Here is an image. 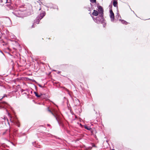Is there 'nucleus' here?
Here are the masks:
<instances>
[{
	"label": "nucleus",
	"mask_w": 150,
	"mask_h": 150,
	"mask_svg": "<svg viewBox=\"0 0 150 150\" xmlns=\"http://www.w3.org/2000/svg\"><path fill=\"white\" fill-rule=\"evenodd\" d=\"M85 128L88 130H90L91 128L89 127H88L87 126H85L84 127Z\"/></svg>",
	"instance_id": "15"
},
{
	"label": "nucleus",
	"mask_w": 150,
	"mask_h": 150,
	"mask_svg": "<svg viewBox=\"0 0 150 150\" xmlns=\"http://www.w3.org/2000/svg\"><path fill=\"white\" fill-rule=\"evenodd\" d=\"M50 38H48V39H50Z\"/></svg>",
	"instance_id": "34"
},
{
	"label": "nucleus",
	"mask_w": 150,
	"mask_h": 150,
	"mask_svg": "<svg viewBox=\"0 0 150 150\" xmlns=\"http://www.w3.org/2000/svg\"><path fill=\"white\" fill-rule=\"evenodd\" d=\"M32 28H34V25H32Z\"/></svg>",
	"instance_id": "27"
},
{
	"label": "nucleus",
	"mask_w": 150,
	"mask_h": 150,
	"mask_svg": "<svg viewBox=\"0 0 150 150\" xmlns=\"http://www.w3.org/2000/svg\"><path fill=\"white\" fill-rule=\"evenodd\" d=\"M41 9V8H40L39 9V10H40Z\"/></svg>",
	"instance_id": "30"
},
{
	"label": "nucleus",
	"mask_w": 150,
	"mask_h": 150,
	"mask_svg": "<svg viewBox=\"0 0 150 150\" xmlns=\"http://www.w3.org/2000/svg\"><path fill=\"white\" fill-rule=\"evenodd\" d=\"M56 8L58 9V8H57V6H56V7H55L54 8Z\"/></svg>",
	"instance_id": "26"
},
{
	"label": "nucleus",
	"mask_w": 150,
	"mask_h": 150,
	"mask_svg": "<svg viewBox=\"0 0 150 150\" xmlns=\"http://www.w3.org/2000/svg\"><path fill=\"white\" fill-rule=\"evenodd\" d=\"M90 1L92 3H96V0H90Z\"/></svg>",
	"instance_id": "16"
},
{
	"label": "nucleus",
	"mask_w": 150,
	"mask_h": 150,
	"mask_svg": "<svg viewBox=\"0 0 150 150\" xmlns=\"http://www.w3.org/2000/svg\"><path fill=\"white\" fill-rule=\"evenodd\" d=\"M61 72V71H59L58 72V73H60V72Z\"/></svg>",
	"instance_id": "29"
},
{
	"label": "nucleus",
	"mask_w": 150,
	"mask_h": 150,
	"mask_svg": "<svg viewBox=\"0 0 150 150\" xmlns=\"http://www.w3.org/2000/svg\"><path fill=\"white\" fill-rule=\"evenodd\" d=\"M18 127H19V125H18Z\"/></svg>",
	"instance_id": "33"
},
{
	"label": "nucleus",
	"mask_w": 150,
	"mask_h": 150,
	"mask_svg": "<svg viewBox=\"0 0 150 150\" xmlns=\"http://www.w3.org/2000/svg\"><path fill=\"white\" fill-rule=\"evenodd\" d=\"M92 9H91V8H88V10L89 11H91Z\"/></svg>",
	"instance_id": "22"
},
{
	"label": "nucleus",
	"mask_w": 150,
	"mask_h": 150,
	"mask_svg": "<svg viewBox=\"0 0 150 150\" xmlns=\"http://www.w3.org/2000/svg\"><path fill=\"white\" fill-rule=\"evenodd\" d=\"M95 3V4L96 5V6H97L98 9V12L104 11L103 8L100 5L99 3H98L97 4L96 3Z\"/></svg>",
	"instance_id": "5"
},
{
	"label": "nucleus",
	"mask_w": 150,
	"mask_h": 150,
	"mask_svg": "<svg viewBox=\"0 0 150 150\" xmlns=\"http://www.w3.org/2000/svg\"><path fill=\"white\" fill-rule=\"evenodd\" d=\"M120 21L123 24L127 25V23L126 21H124L123 20H121V19H119Z\"/></svg>",
	"instance_id": "11"
},
{
	"label": "nucleus",
	"mask_w": 150,
	"mask_h": 150,
	"mask_svg": "<svg viewBox=\"0 0 150 150\" xmlns=\"http://www.w3.org/2000/svg\"><path fill=\"white\" fill-rule=\"evenodd\" d=\"M47 126L48 127L50 126V124H47Z\"/></svg>",
	"instance_id": "25"
},
{
	"label": "nucleus",
	"mask_w": 150,
	"mask_h": 150,
	"mask_svg": "<svg viewBox=\"0 0 150 150\" xmlns=\"http://www.w3.org/2000/svg\"><path fill=\"white\" fill-rule=\"evenodd\" d=\"M33 145L35 147H38V144L36 142H35L32 143Z\"/></svg>",
	"instance_id": "12"
},
{
	"label": "nucleus",
	"mask_w": 150,
	"mask_h": 150,
	"mask_svg": "<svg viewBox=\"0 0 150 150\" xmlns=\"http://www.w3.org/2000/svg\"><path fill=\"white\" fill-rule=\"evenodd\" d=\"M0 2L1 3H3L4 2L3 0H0Z\"/></svg>",
	"instance_id": "23"
},
{
	"label": "nucleus",
	"mask_w": 150,
	"mask_h": 150,
	"mask_svg": "<svg viewBox=\"0 0 150 150\" xmlns=\"http://www.w3.org/2000/svg\"><path fill=\"white\" fill-rule=\"evenodd\" d=\"M113 150H114V149H113Z\"/></svg>",
	"instance_id": "35"
},
{
	"label": "nucleus",
	"mask_w": 150,
	"mask_h": 150,
	"mask_svg": "<svg viewBox=\"0 0 150 150\" xmlns=\"http://www.w3.org/2000/svg\"><path fill=\"white\" fill-rule=\"evenodd\" d=\"M13 14L16 16L18 17H21L20 11H16L13 13Z\"/></svg>",
	"instance_id": "6"
},
{
	"label": "nucleus",
	"mask_w": 150,
	"mask_h": 150,
	"mask_svg": "<svg viewBox=\"0 0 150 150\" xmlns=\"http://www.w3.org/2000/svg\"><path fill=\"white\" fill-rule=\"evenodd\" d=\"M89 14H91V16H92V15H93L94 16H97L99 15V12L98 11H97V10H94L93 12H92V14H91V12L89 13Z\"/></svg>",
	"instance_id": "4"
},
{
	"label": "nucleus",
	"mask_w": 150,
	"mask_h": 150,
	"mask_svg": "<svg viewBox=\"0 0 150 150\" xmlns=\"http://www.w3.org/2000/svg\"><path fill=\"white\" fill-rule=\"evenodd\" d=\"M47 110L49 112H50L53 115L55 118L56 120L58 122H59V121L58 120L57 117H56V115L53 113V112L51 111V110L49 109V108H47Z\"/></svg>",
	"instance_id": "7"
},
{
	"label": "nucleus",
	"mask_w": 150,
	"mask_h": 150,
	"mask_svg": "<svg viewBox=\"0 0 150 150\" xmlns=\"http://www.w3.org/2000/svg\"><path fill=\"white\" fill-rule=\"evenodd\" d=\"M8 132L9 133H10V129H9L8 130L6 129L5 132H4L2 133V134L3 135H5L7 132Z\"/></svg>",
	"instance_id": "14"
},
{
	"label": "nucleus",
	"mask_w": 150,
	"mask_h": 150,
	"mask_svg": "<svg viewBox=\"0 0 150 150\" xmlns=\"http://www.w3.org/2000/svg\"><path fill=\"white\" fill-rule=\"evenodd\" d=\"M0 52L1 53H2L3 54V52H2L1 50H0Z\"/></svg>",
	"instance_id": "28"
},
{
	"label": "nucleus",
	"mask_w": 150,
	"mask_h": 150,
	"mask_svg": "<svg viewBox=\"0 0 150 150\" xmlns=\"http://www.w3.org/2000/svg\"><path fill=\"white\" fill-rule=\"evenodd\" d=\"M34 93L35 95V96L39 98L40 97L41 95H42V94H41L40 95H39L38 94L35 92H34Z\"/></svg>",
	"instance_id": "13"
},
{
	"label": "nucleus",
	"mask_w": 150,
	"mask_h": 150,
	"mask_svg": "<svg viewBox=\"0 0 150 150\" xmlns=\"http://www.w3.org/2000/svg\"><path fill=\"white\" fill-rule=\"evenodd\" d=\"M5 96L4 95V96H3L2 97V98H1V99H0V100H1V99H2L3 98H4V97Z\"/></svg>",
	"instance_id": "24"
},
{
	"label": "nucleus",
	"mask_w": 150,
	"mask_h": 150,
	"mask_svg": "<svg viewBox=\"0 0 150 150\" xmlns=\"http://www.w3.org/2000/svg\"><path fill=\"white\" fill-rule=\"evenodd\" d=\"M4 2L3 3H7V0H3Z\"/></svg>",
	"instance_id": "21"
},
{
	"label": "nucleus",
	"mask_w": 150,
	"mask_h": 150,
	"mask_svg": "<svg viewBox=\"0 0 150 150\" xmlns=\"http://www.w3.org/2000/svg\"><path fill=\"white\" fill-rule=\"evenodd\" d=\"M63 89L65 91H67V92H69V90L67 89V88H65V87H63Z\"/></svg>",
	"instance_id": "18"
},
{
	"label": "nucleus",
	"mask_w": 150,
	"mask_h": 150,
	"mask_svg": "<svg viewBox=\"0 0 150 150\" xmlns=\"http://www.w3.org/2000/svg\"><path fill=\"white\" fill-rule=\"evenodd\" d=\"M99 15L95 18L91 16L94 21L97 24L105 23V19L103 18L104 11L99 12Z\"/></svg>",
	"instance_id": "1"
},
{
	"label": "nucleus",
	"mask_w": 150,
	"mask_h": 150,
	"mask_svg": "<svg viewBox=\"0 0 150 150\" xmlns=\"http://www.w3.org/2000/svg\"><path fill=\"white\" fill-rule=\"evenodd\" d=\"M91 9H95V8L96 7V4H91Z\"/></svg>",
	"instance_id": "8"
},
{
	"label": "nucleus",
	"mask_w": 150,
	"mask_h": 150,
	"mask_svg": "<svg viewBox=\"0 0 150 150\" xmlns=\"http://www.w3.org/2000/svg\"><path fill=\"white\" fill-rule=\"evenodd\" d=\"M11 122H13V121H11Z\"/></svg>",
	"instance_id": "31"
},
{
	"label": "nucleus",
	"mask_w": 150,
	"mask_h": 150,
	"mask_svg": "<svg viewBox=\"0 0 150 150\" xmlns=\"http://www.w3.org/2000/svg\"><path fill=\"white\" fill-rule=\"evenodd\" d=\"M117 1L116 0H115L113 1V5L114 7H117Z\"/></svg>",
	"instance_id": "10"
},
{
	"label": "nucleus",
	"mask_w": 150,
	"mask_h": 150,
	"mask_svg": "<svg viewBox=\"0 0 150 150\" xmlns=\"http://www.w3.org/2000/svg\"><path fill=\"white\" fill-rule=\"evenodd\" d=\"M38 86L41 88H43V87H44V86H41L40 84H38Z\"/></svg>",
	"instance_id": "20"
},
{
	"label": "nucleus",
	"mask_w": 150,
	"mask_h": 150,
	"mask_svg": "<svg viewBox=\"0 0 150 150\" xmlns=\"http://www.w3.org/2000/svg\"><path fill=\"white\" fill-rule=\"evenodd\" d=\"M45 11H43L42 13L39 14L35 20V23L39 24L40 21L45 16Z\"/></svg>",
	"instance_id": "2"
},
{
	"label": "nucleus",
	"mask_w": 150,
	"mask_h": 150,
	"mask_svg": "<svg viewBox=\"0 0 150 150\" xmlns=\"http://www.w3.org/2000/svg\"><path fill=\"white\" fill-rule=\"evenodd\" d=\"M110 16L112 22H113L115 20V16L114 13L111 9L110 10Z\"/></svg>",
	"instance_id": "3"
},
{
	"label": "nucleus",
	"mask_w": 150,
	"mask_h": 150,
	"mask_svg": "<svg viewBox=\"0 0 150 150\" xmlns=\"http://www.w3.org/2000/svg\"><path fill=\"white\" fill-rule=\"evenodd\" d=\"M76 101L77 102V104H79V103H80V102H79V100L77 98H76Z\"/></svg>",
	"instance_id": "19"
},
{
	"label": "nucleus",
	"mask_w": 150,
	"mask_h": 150,
	"mask_svg": "<svg viewBox=\"0 0 150 150\" xmlns=\"http://www.w3.org/2000/svg\"><path fill=\"white\" fill-rule=\"evenodd\" d=\"M116 18H117V19H119V20L120 19V18H121V16H120V14H119V13L118 12H117L116 13V15L115 16Z\"/></svg>",
	"instance_id": "9"
},
{
	"label": "nucleus",
	"mask_w": 150,
	"mask_h": 150,
	"mask_svg": "<svg viewBox=\"0 0 150 150\" xmlns=\"http://www.w3.org/2000/svg\"><path fill=\"white\" fill-rule=\"evenodd\" d=\"M93 146H95V145H93Z\"/></svg>",
	"instance_id": "32"
},
{
	"label": "nucleus",
	"mask_w": 150,
	"mask_h": 150,
	"mask_svg": "<svg viewBox=\"0 0 150 150\" xmlns=\"http://www.w3.org/2000/svg\"><path fill=\"white\" fill-rule=\"evenodd\" d=\"M63 89L65 91H67V92H69V90L67 89V88H65V87H63Z\"/></svg>",
	"instance_id": "17"
}]
</instances>
